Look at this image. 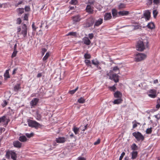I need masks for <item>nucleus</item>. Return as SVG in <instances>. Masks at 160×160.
<instances>
[{"instance_id": "680f3d73", "label": "nucleus", "mask_w": 160, "mask_h": 160, "mask_svg": "<svg viewBox=\"0 0 160 160\" xmlns=\"http://www.w3.org/2000/svg\"><path fill=\"white\" fill-rule=\"evenodd\" d=\"M77 160H86V159L84 157H80L77 158Z\"/></svg>"}, {"instance_id": "2eb2a0df", "label": "nucleus", "mask_w": 160, "mask_h": 160, "mask_svg": "<svg viewBox=\"0 0 160 160\" xmlns=\"http://www.w3.org/2000/svg\"><path fill=\"white\" fill-rule=\"evenodd\" d=\"M129 13V12L128 11H120L118 12V15L120 16H126Z\"/></svg>"}, {"instance_id": "5701e85b", "label": "nucleus", "mask_w": 160, "mask_h": 160, "mask_svg": "<svg viewBox=\"0 0 160 160\" xmlns=\"http://www.w3.org/2000/svg\"><path fill=\"white\" fill-rule=\"evenodd\" d=\"M72 19L73 21L75 22H79L80 20V17L78 15H77L73 17Z\"/></svg>"}, {"instance_id": "20e7f679", "label": "nucleus", "mask_w": 160, "mask_h": 160, "mask_svg": "<svg viewBox=\"0 0 160 160\" xmlns=\"http://www.w3.org/2000/svg\"><path fill=\"white\" fill-rule=\"evenodd\" d=\"M28 123L29 127L38 128L39 127L41 126L40 124L35 121L32 120H28Z\"/></svg>"}, {"instance_id": "f3484780", "label": "nucleus", "mask_w": 160, "mask_h": 160, "mask_svg": "<svg viewBox=\"0 0 160 160\" xmlns=\"http://www.w3.org/2000/svg\"><path fill=\"white\" fill-rule=\"evenodd\" d=\"M66 139L64 137H59L57 138L56 139V141L58 143H63L65 142Z\"/></svg>"}, {"instance_id": "864d4df0", "label": "nucleus", "mask_w": 160, "mask_h": 160, "mask_svg": "<svg viewBox=\"0 0 160 160\" xmlns=\"http://www.w3.org/2000/svg\"><path fill=\"white\" fill-rule=\"evenodd\" d=\"M133 26L134 29H138L141 28V27H140V26L139 25H135Z\"/></svg>"}, {"instance_id": "58836bf2", "label": "nucleus", "mask_w": 160, "mask_h": 160, "mask_svg": "<svg viewBox=\"0 0 160 160\" xmlns=\"http://www.w3.org/2000/svg\"><path fill=\"white\" fill-rule=\"evenodd\" d=\"M78 89V88L77 87L75 89L69 91V93L71 94H72L76 91Z\"/></svg>"}, {"instance_id": "1a4fd4ad", "label": "nucleus", "mask_w": 160, "mask_h": 160, "mask_svg": "<svg viewBox=\"0 0 160 160\" xmlns=\"http://www.w3.org/2000/svg\"><path fill=\"white\" fill-rule=\"evenodd\" d=\"M150 12L149 10H145L144 11L143 15L145 17L146 21L149 20L150 17Z\"/></svg>"}, {"instance_id": "e2e57ef3", "label": "nucleus", "mask_w": 160, "mask_h": 160, "mask_svg": "<svg viewBox=\"0 0 160 160\" xmlns=\"http://www.w3.org/2000/svg\"><path fill=\"white\" fill-rule=\"evenodd\" d=\"M32 27L33 30L35 31L36 29L37 28V27H36L34 23L32 24Z\"/></svg>"}, {"instance_id": "ea45409f", "label": "nucleus", "mask_w": 160, "mask_h": 160, "mask_svg": "<svg viewBox=\"0 0 160 160\" xmlns=\"http://www.w3.org/2000/svg\"><path fill=\"white\" fill-rule=\"evenodd\" d=\"M92 63L95 65H98L99 64V62L97 60H93L92 61Z\"/></svg>"}, {"instance_id": "72a5a7b5", "label": "nucleus", "mask_w": 160, "mask_h": 160, "mask_svg": "<svg viewBox=\"0 0 160 160\" xmlns=\"http://www.w3.org/2000/svg\"><path fill=\"white\" fill-rule=\"evenodd\" d=\"M85 102V100L82 97L78 99V102L80 103H83Z\"/></svg>"}, {"instance_id": "9d476101", "label": "nucleus", "mask_w": 160, "mask_h": 160, "mask_svg": "<svg viewBox=\"0 0 160 160\" xmlns=\"http://www.w3.org/2000/svg\"><path fill=\"white\" fill-rule=\"evenodd\" d=\"M119 76L116 74H113L112 76H110L109 78L111 80H113L115 82H117L119 81Z\"/></svg>"}, {"instance_id": "0eeeda50", "label": "nucleus", "mask_w": 160, "mask_h": 160, "mask_svg": "<svg viewBox=\"0 0 160 160\" xmlns=\"http://www.w3.org/2000/svg\"><path fill=\"white\" fill-rule=\"evenodd\" d=\"M137 49L138 51H142L145 49V46L143 42L141 41H139L136 46Z\"/></svg>"}, {"instance_id": "c85d7f7f", "label": "nucleus", "mask_w": 160, "mask_h": 160, "mask_svg": "<svg viewBox=\"0 0 160 160\" xmlns=\"http://www.w3.org/2000/svg\"><path fill=\"white\" fill-rule=\"evenodd\" d=\"M4 77L5 79H7L9 78V71L8 70H7L5 73L4 74Z\"/></svg>"}, {"instance_id": "4c0bfd02", "label": "nucleus", "mask_w": 160, "mask_h": 160, "mask_svg": "<svg viewBox=\"0 0 160 160\" xmlns=\"http://www.w3.org/2000/svg\"><path fill=\"white\" fill-rule=\"evenodd\" d=\"M25 135L27 137L30 138L33 136L34 134L32 132L30 133H26Z\"/></svg>"}, {"instance_id": "09e8293b", "label": "nucleus", "mask_w": 160, "mask_h": 160, "mask_svg": "<svg viewBox=\"0 0 160 160\" xmlns=\"http://www.w3.org/2000/svg\"><path fill=\"white\" fill-rule=\"evenodd\" d=\"M77 2V0H71L70 3L72 4L75 5Z\"/></svg>"}, {"instance_id": "13d9d810", "label": "nucleus", "mask_w": 160, "mask_h": 160, "mask_svg": "<svg viewBox=\"0 0 160 160\" xmlns=\"http://www.w3.org/2000/svg\"><path fill=\"white\" fill-rule=\"evenodd\" d=\"M100 142V140L99 139H98L97 140V141L95 142H94V145H97L99 144Z\"/></svg>"}, {"instance_id": "5fc2aeb1", "label": "nucleus", "mask_w": 160, "mask_h": 160, "mask_svg": "<svg viewBox=\"0 0 160 160\" xmlns=\"http://www.w3.org/2000/svg\"><path fill=\"white\" fill-rule=\"evenodd\" d=\"M24 20H28V14H25L24 16Z\"/></svg>"}, {"instance_id": "f8f14e48", "label": "nucleus", "mask_w": 160, "mask_h": 160, "mask_svg": "<svg viewBox=\"0 0 160 160\" xmlns=\"http://www.w3.org/2000/svg\"><path fill=\"white\" fill-rule=\"evenodd\" d=\"M93 8L91 4H88L86 7V10L88 12L92 13L93 11Z\"/></svg>"}, {"instance_id": "f704fd0d", "label": "nucleus", "mask_w": 160, "mask_h": 160, "mask_svg": "<svg viewBox=\"0 0 160 160\" xmlns=\"http://www.w3.org/2000/svg\"><path fill=\"white\" fill-rule=\"evenodd\" d=\"M132 149L133 150H136L138 149V147L135 143L133 144L131 146Z\"/></svg>"}, {"instance_id": "bf43d9fd", "label": "nucleus", "mask_w": 160, "mask_h": 160, "mask_svg": "<svg viewBox=\"0 0 160 160\" xmlns=\"http://www.w3.org/2000/svg\"><path fill=\"white\" fill-rule=\"evenodd\" d=\"M153 2L155 4H158L160 2V0H153Z\"/></svg>"}, {"instance_id": "37998d69", "label": "nucleus", "mask_w": 160, "mask_h": 160, "mask_svg": "<svg viewBox=\"0 0 160 160\" xmlns=\"http://www.w3.org/2000/svg\"><path fill=\"white\" fill-rule=\"evenodd\" d=\"M84 57L86 59H89L91 58V56L89 54L86 53L84 55Z\"/></svg>"}, {"instance_id": "052dcab7", "label": "nucleus", "mask_w": 160, "mask_h": 160, "mask_svg": "<svg viewBox=\"0 0 160 160\" xmlns=\"http://www.w3.org/2000/svg\"><path fill=\"white\" fill-rule=\"evenodd\" d=\"M22 1H21L20 2H18V3L15 4V6L16 7H17L18 6V5L21 4L22 3Z\"/></svg>"}, {"instance_id": "e433bc0d", "label": "nucleus", "mask_w": 160, "mask_h": 160, "mask_svg": "<svg viewBox=\"0 0 160 160\" xmlns=\"http://www.w3.org/2000/svg\"><path fill=\"white\" fill-rule=\"evenodd\" d=\"M49 56V53L48 52L47 53H46L45 55L43 58V61L46 60L48 59V57Z\"/></svg>"}, {"instance_id": "aec40b11", "label": "nucleus", "mask_w": 160, "mask_h": 160, "mask_svg": "<svg viewBox=\"0 0 160 160\" xmlns=\"http://www.w3.org/2000/svg\"><path fill=\"white\" fill-rule=\"evenodd\" d=\"M103 19L99 18L95 22L94 26H98L101 25Z\"/></svg>"}, {"instance_id": "3c124183", "label": "nucleus", "mask_w": 160, "mask_h": 160, "mask_svg": "<svg viewBox=\"0 0 160 160\" xmlns=\"http://www.w3.org/2000/svg\"><path fill=\"white\" fill-rule=\"evenodd\" d=\"M85 62L87 65H89L91 63L90 61L87 59H86L85 60Z\"/></svg>"}, {"instance_id": "338daca9", "label": "nucleus", "mask_w": 160, "mask_h": 160, "mask_svg": "<svg viewBox=\"0 0 160 160\" xmlns=\"http://www.w3.org/2000/svg\"><path fill=\"white\" fill-rule=\"evenodd\" d=\"M158 83V79H156L153 81V83L154 84H156Z\"/></svg>"}, {"instance_id": "bb28decb", "label": "nucleus", "mask_w": 160, "mask_h": 160, "mask_svg": "<svg viewBox=\"0 0 160 160\" xmlns=\"http://www.w3.org/2000/svg\"><path fill=\"white\" fill-rule=\"evenodd\" d=\"M126 7V4L123 3H120L118 6V8L121 9L125 8Z\"/></svg>"}, {"instance_id": "69168bd1", "label": "nucleus", "mask_w": 160, "mask_h": 160, "mask_svg": "<svg viewBox=\"0 0 160 160\" xmlns=\"http://www.w3.org/2000/svg\"><path fill=\"white\" fill-rule=\"evenodd\" d=\"M148 0V4L150 5L152 3V0Z\"/></svg>"}, {"instance_id": "4468645a", "label": "nucleus", "mask_w": 160, "mask_h": 160, "mask_svg": "<svg viewBox=\"0 0 160 160\" xmlns=\"http://www.w3.org/2000/svg\"><path fill=\"white\" fill-rule=\"evenodd\" d=\"M122 93L118 91H117L114 93V97L117 98H122Z\"/></svg>"}, {"instance_id": "7ed1b4c3", "label": "nucleus", "mask_w": 160, "mask_h": 160, "mask_svg": "<svg viewBox=\"0 0 160 160\" xmlns=\"http://www.w3.org/2000/svg\"><path fill=\"white\" fill-rule=\"evenodd\" d=\"M6 156L8 159L10 158V156L13 160H16L17 159V156L15 152L12 151L7 152Z\"/></svg>"}, {"instance_id": "473e14b6", "label": "nucleus", "mask_w": 160, "mask_h": 160, "mask_svg": "<svg viewBox=\"0 0 160 160\" xmlns=\"http://www.w3.org/2000/svg\"><path fill=\"white\" fill-rule=\"evenodd\" d=\"M113 71L116 72H118V74L120 73L119 68L117 67H114L113 68Z\"/></svg>"}, {"instance_id": "a19ab883", "label": "nucleus", "mask_w": 160, "mask_h": 160, "mask_svg": "<svg viewBox=\"0 0 160 160\" xmlns=\"http://www.w3.org/2000/svg\"><path fill=\"white\" fill-rule=\"evenodd\" d=\"M156 108H160V98L158 99L157 100V104L156 105Z\"/></svg>"}, {"instance_id": "49530a36", "label": "nucleus", "mask_w": 160, "mask_h": 160, "mask_svg": "<svg viewBox=\"0 0 160 160\" xmlns=\"http://www.w3.org/2000/svg\"><path fill=\"white\" fill-rule=\"evenodd\" d=\"M153 14L154 18H155L158 14V12L156 10H154L153 11Z\"/></svg>"}, {"instance_id": "4d7b16f0", "label": "nucleus", "mask_w": 160, "mask_h": 160, "mask_svg": "<svg viewBox=\"0 0 160 160\" xmlns=\"http://www.w3.org/2000/svg\"><path fill=\"white\" fill-rule=\"evenodd\" d=\"M88 37L90 39H92L93 37V35L92 33H90L88 34Z\"/></svg>"}, {"instance_id": "dca6fc26", "label": "nucleus", "mask_w": 160, "mask_h": 160, "mask_svg": "<svg viewBox=\"0 0 160 160\" xmlns=\"http://www.w3.org/2000/svg\"><path fill=\"white\" fill-rule=\"evenodd\" d=\"M82 41L84 44L87 45H89L91 43V41L88 37H85L83 38Z\"/></svg>"}, {"instance_id": "4be33fe9", "label": "nucleus", "mask_w": 160, "mask_h": 160, "mask_svg": "<svg viewBox=\"0 0 160 160\" xmlns=\"http://www.w3.org/2000/svg\"><path fill=\"white\" fill-rule=\"evenodd\" d=\"M122 98H117L113 102L114 104H119L122 103Z\"/></svg>"}, {"instance_id": "412c9836", "label": "nucleus", "mask_w": 160, "mask_h": 160, "mask_svg": "<svg viewBox=\"0 0 160 160\" xmlns=\"http://www.w3.org/2000/svg\"><path fill=\"white\" fill-rule=\"evenodd\" d=\"M112 14L113 17L116 18L117 17H119L118 12L115 9H113L112 10Z\"/></svg>"}, {"instance_id": "2f4dec72", "label": "nucleus", "mask_w": 160, "mask_h": 160, "mask_svg": "<svg viewBox=\"0 0 160 160\" xmlns=\"http://www.w3.org/2000/svg\"><path fill=\"white\" fill-rule=\"evenodd\" d=\"M132 123H133V128H136L137 126V124H140V123L139 122H137L136 120H134V121L132 122Z\"/></svg>"}, {"instance_id": "a18cd8bd", "label": "nucleus", "mask_w": 160, "mask_h": 160, "mask_svg": "<svg viewBox=\"0 0 160 160\" xmlns=\"http://www.w3.org/2000/svg\"><path fill=\"white\" fill-rule=\"evenodd\" d=\"M36 118L37 120H40L41 118V115L38 114V113H37L36 116Z\"/></svg>"}, {"instance_id": "603ef678", "label": "nucleus", "mask_w": 160, "mask_h": 160, "mask_svg": "<svg viewBox=\"0 0 160 160\" xmlns=\"http://www.w3.org/2000/svg\"><path fill=\"white\" fill-rule=\"evenodd\" d=\"M125 155V153L124 152H122L121 154V155L120 157L119 160H122V158H123Z\"/></svg>"}, {"instance_id": "6ab92c4d", "label": "nucleus", "mask_w": 160, "mask_h": 160, "mask_svg": "<svg viewBox=\"0 0 160 160\" xmlns=\"http://www.w3.org/2000/svg\"><path fill=\"white\" fill-rule=\"evenodd\" d=\"M111 17L112 16L110 13H106L105 14L104 19L105 20H109L111 18Z\"/></svg>"}, {"instance_id": "423d86ee", "label": "nucleus", "mask_w": 160, "mask_h": 160, "mask_svg": "<svg viewBox=\"0 0 160 160\" xmlns=\"http://www.w3.org/2000/svg\"><path fill=\"white\" fill-rule=\"evenodd\" d=\"M132 135L138 141H143L144 139L143 136L139 132H133Z\"/></svg>"}, {"instance_id": "c9c22d12", "label": "nucleus", "mask_w": 160, "mask_h": 160, "mask_svg": "<svg viewBox=\"0 0 160 160\" xmlns=\"http://www.w3.org/2000/svg\"><path fill=\"white\" fill-rule=\"evenodd\" d=\"M116 84H115L114 85L109 87L110 90L111 91H114L116 89Z\"/></svg>"}, {"instance_id": "39448f33", "label": "nucleus", "mask_w": 160, "mask_h": 160, "mask_svg": "<svg viewBox=\"0 0 160 160\" xmlns=\"http://www.w3.org/2000/svg\"><path fill=\"white\" fill-rule=\"evenodd\" d=\"M147 56L146 54L142 53H139L137 54L135 56V60L137 62H139L142 60L146 58Z\"/></svg>"}, {"instance_id": "a211bd4d", "label": "nucleus", "mask_w": 160, "mask_h": 160, "mask_svg": "<svg viewBox=\"0 0 160 160\" xmlns=\"http://www.w3.org/2000/svg\"><path fill=\"white\" fill-rule=\"evenodd\" d=\"M13 145L14 147L17 148H20L22 146V143L18 141H15L13 142Z\"/></svg>"}, {"instance_id": "c756f323", "label": "nucleus", "mask_w": 160, "mask_h": 160, "mask_svg": "<svg viewBox=\"0 0 160 160\" xmlns=\"http://www.w3.org/2000/svg\"><path fill=\"white\" fill-rule=\"evenodd\" d=\"M20 88V84H16L14 87V89L15 91H18Z\"/></svg>"}, {"instance_id": "79ce46f5", "label": "nucleus", "mask_w": 160, "mask_h": 160, "mask_svg": "<svg viewBox=\"0 0 160 160\" xmlns=\"http://www.w3.org/2000/svg\"><path fill=\"white\" fill-rule=\"evenodd\" d=\"M76 35V32H71L68 33L67 35L68 36H75Z\"/></svg>"}, {"instance_id": "a878e982", "label": "nucleus", "mask_w": 160, "mask_h": 160, "mask_svg": "<svg viewBox=\"0 0 160 160\" xmlns=\"http://www.w3.org/2000/svg\"><path fill=\"white\" fill-rule=\"evenodd\" d=\"M19 139L20 141L22 142H25L27 140L26 136H22L20 137Z\"/></svg>"}, {"instance_id": "b1692460", "label": "nucleus", "mask_w": 160, "mask_h": 160, "mask_svg": "<svg viewBox=\"0 0 160 160\" xmlns=\"http://www.w3.org/2000/svg\"><path fill=\"white\" fill-rule=\"evenodd\" d=\"M147 26L148 28L151 29H152L154 28H155L154 24L152 22H151L148 23L147 25Z\"/></svg>"}, {"instance_id": "0e129e2a", "label": "nucleus", "mask_w": 160, "mask_h": 160, "mask_svg": "<svg viewBox=\"0 0 160 160\" xmlns=\"http://www.w3.org/2000/svg\"><path fill=\"white\" fill-rule=\"evenodd\" d=\"M21 20L20 18H18L17 19V22L18 24H20L21 23Z\"/></svg>"}, {"instance_id": "ddd939ff", "label": "nucleus", "mask_w": 160, "mask_h": 160, "mask_svg": "<svg viewBox=\"0 0 160 160\" xmlns=\"http://www.w3.org/2000/svg\"><path fill=\"white\" fill-rule=\"evenodd\" d=\"M93 21L91 18L88 19L86 21L85 26L86 27H89L93 24Z\"/></svg>"}, {"instance_id": "6e6d98bb", "label": "nucleus", "mask_w": 160, "mask_h": 160, "mask_svg": "<svg viewBox=\"0 0 160 160\" xmlns=\"http://www.w3.org/2000/svg\"><path fill=\"white\" fill-rule=\"evenodd\" d=\"M25 10L26 11H29L30 10V8L28 6H26L25 7Z\"/></svg>"}, {"instance_id": "f257e3e1", "label": "nucleus", "mask_w": 160, "mask_h": 160, "mask_svg": "<svg viewBox=\"0 0 160 160\" xmlns=\"http://www.w3.org/2000/svg\"><path fill=\"white\" fill-rule=\"evenodd\" d=\"M21 30V28L20 27H18L17 28V33L18 34H22L23 37H25L27 35V28L26 25L24 24L23 25L22 27L21 32V33H19Z\"/></svg>"}, {"instance_id": "c03bdc74", "label": "nucleus", "mask_w": 160, "mask_h": 160, "mask_svg": "<svg viewBox=\"0 0 160 160\" xmlns=\"http://www.w3.org/2000/svg\"><path fill=\"white\" fill-rule=\"evenodd\" d=\"M152 132V128H148L147 129L146 131V133L147 134H150Z\"/></svg>"}, {"instance_id": "8fccbe9b", "label": "nucleus", "mask_w": 160, "mask_h": 160, "mask_svg": "<svg viewBox=\"0 0 160 160\" xmlns=\"http://www.w3.org/2000/svg\"><path fill=\"white\" fill-rule=\"evenodd\" d=\"M7 104V102L6 100L3 101L2 104V105L3 107H5Z\"/></svg>"}, {"instance_id": "6e6552de", "label": "nucleus", "mask_w": 160, "mask_h": 160, "mask_svg": "<svg viewBox=\"0 0 160 160\" xmlns=\"http://www.w3.org/2000/svg\"><path fill=\"white\" fill-rule=\"evenodd\" d=\"M148 92L149 93L148 94V95L150 98H154L156 97L157 96L156 93L157 91L154 89H150L148 91Z\"/></svg>"}, {"instance_id": "9b49d317", "label": "nucleus", "mask_w": 160, "mask_h": 160, "mask_svg": "<svg viewBox=\"0 0 160 160\" xmlns=\"http://www.w3.org/2000/svg\"><path fill=\"white\" fill-rule=\"evenodd\" d=\"M39 101V99L38 98H35L32 99L30 102V105L31 106V108L36 106Z\"/></svg>"}, {"instance_id": "7c9ffc66", "label": "nucleus", "mask_w": 160, "mask_h": 160, "mask_svg": "<svg viewBox=\"0 0 160 160\" xmlns=\"http://www.w3.org/2000/svg\"><path fill=\"white\" fill-rule=\"evenodd\" d=\"M17 11L19 14H22L24 12V9L22 8H19L17 9Z\"/></svg>"}, {"instance_id": "f03ea898", "label": "nucleus", "mask_w": 160, "mask_h": 160, "mask_svg": "<svg viewBox=\"0 0 160 160\" xmlns=\"http://www.w3.org/2000/svg\"><path fill=\"white\" fill-rule=\"evenodd\" d=\"M10 121V119L9 118L5 116L0 118V123L5 126H6L8 124Z\"/></svg>"}, {"instance_id": "774afa93", "label": "nucleus", "mask_w": 160, "mask_h": 160, "mask_svg": "<svg viewBox=\"0 0 160 160\" xmlns=\"http://www.w3.org/2000/svg\"><path fill=\"white\" fill-rule=\"evenodd\" d=\"M42 76V74L41 73H39L37 75V77L38 78H40Z\"/></svg>"}, {"instance_id": "de8ad7c7", "label": "nucleus", "mask_w": 160, "mask_h": 160, "mask_svg": "<svg viewBox=\"0 0 160 160\" xmlns=\"http://www.w3.org/2000/svg\"><path fill=\"white\" fill-rule=\"evenodd\" d=\"M17 53V50H14L12 54V58L14 57L16 55Z\"/></svg>"}, {"instance_id": "cd10ccee", "label": "nucleus", "mask_w": 160, "mask_h": 160, "mask_svg": "<svg viewBox=\"0 0 160 160\" xmlns=\"http://www.w3.org/2000/svg\"><path fill=\"white\" fill-rule=\"evenodd\" d=\"M72 129L75 134H78L79 131V128L76 127H74Z\"/></svg>"}, {"instance_id": "393cba45", "label": "nucleus", "mask_w": 160, "mask_h": 160, "mask_svg": "<svg viewBox=\"0 0 160 160\" xmlns=\"http://www.w3.org/2000/svg\"><path fill=\"white\" fill-rule=\"evenodd\" d=\"M138 152L137 151H134L132 153V158L133 159H135L137 156Z\"/></svg>"}]
</instances>
